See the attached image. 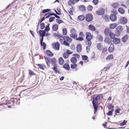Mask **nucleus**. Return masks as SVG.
Masks as SVG:
<instances>
[{"label": "nucleus", "instance_id": "obj_1", "mask_svg": "<svg viewBox=\"0 0 129 129\" xmlns=\"http://www.w3.org/2000/svg\"><path fill=\"white\" fill-rule=\"evenodd\" d=\"M103 97V95L102 94H99L97 96H94L93 99L92 101L93 107L95 110L94 113L97 110V108L99 105V101Z\"/></svg>", "mask_w": 129, "mask_h": 129}, {"label": "nucleus", "instance_id": "obj_2", "mask_svg": "<svg viewBox=\"0 0 129 129\" xmlns=\"http://www.w3.org/2000/svg\"><path fill=\"white\" fill-rule=\"evenodd\" d=\"M71 34L70 36L73 38H75L77 37V35L76 34V30L74 28L72 29L71 30Z\"/></svg>", "mask_w": 129, "mask_h": 129}, {"label": "nucleus", "instance_id": "obj_3", "mask_svg": "<svg viewBox=\"0 0 129 129\" xmlns=\"http://www.w3.org/2000/svg\"><path fill=\"white\" fill-rule=\"evenodd\" d=\"M93 16L90 14H87L86 15L85 17L87 21L88 22H90L93 19Z\"/></svg>", "mask_w": 129, "mask_h": 129}, {"label": "nucleus", "instance_id": "obj_4", "mask_svg": "<svg viewBox=\"0 0 129 129\" xmlns=\"http://www.w3.org/2000/svg\"><path fill=\"white\" fill-rule=\"evenodd\" d=\"M86 40H91L92 37L91 34L89 32H86Z\"/></svg>", "mask_w": 129, "mask_h": 129}, {"label": "nucleus", "instance_id": "obj_5", "mask_svg": "<svg viewBox=\"0 0 129 129\" xmlns=\"http://www.w3.org/2000/svg\"><path fill=\"white\" fill-rule=\"evenodd\" d=\"M52 46L53 48L57 50H58L59 48V44L58 42H56L55 43L53 44Z\"/></svg>", "mask_w": 129, "mask_h": 129}, {"label": "nucleus", "instance_id": "obj_6", "mask_svg": "<svg viewBox=\"0 0 129 129\" xmlns=\"http://www.w3.org/2000/svg\"><path fill=\"white\" fill-rule=\"evenodd\" d=\"M96 14L99 15H103L104 13V9L103 8H102L99 11H96Z\"/></svg>", "mask_w": 129, "mask_h": 129}, {"label": "nucleus", "instance_id": "obj_7", "mask_svg": "<svg viewBox=\"0 0 129 129\" xmlns=\"http://www.w3.org/2000/svg\"><path fill=\"white\" fill-rule=\"evenodd\" d=\"M110 19L113 21H115L117 20V17L116 15L114 14H112L110 17Z\"/></svg>", "mask_w": 129, "mask_h": 129}, {"label": "nucleus", "instance_id": "obj_8", "mask_svg": "<svg viewBox=\"0 0 129 129\" xmlns=\"http://www.w3.org/2000/svg\"><path fill=\"white\" fill-rule=\"evenodd\" d=\"M120 21L121 23L123 24L126 23L127 22V19L126 18L124 17H121L120 19Z\"/></svg>", "mask_w": 129, "mask_h": 129}, {"label": "nucleus", "instance_id": "obj_9", "mask_svg": "<svg viewBox=\"0 0 129 129\" xmlns=\"http://www.w3.org/2000/svg\"><path fill=\"white\" fill-rule=\"evenodd\" d=\"M104 32L105 35L108 36H109V34L111 32V30L109 28H106Z\"/></svg>", "mask_w": 129, "mask_h": 129}, {"label": "nucleus", "instance_id": "obj_10", "mask_svg": "<svg viewBox=\"0 0 129 129\" xmlns=\"http://www.w3.org/2000/svg\"><path fill=\"white\" fill-rule=\"evenodd\" d=\"M77 51L78 52H80L82 50L81 46L80 44H78L76 47Z\"/></svg>", "mask_w": 129, "mask_h": 129}, {"label": "nucleus", "instance_id": "obj_11", "mask_svg": "<svg viewBox=\"0 0 129 129\" xmlns=\"http://www.w3.org/2000/svg\"><path fill=\"white\" fill-rule=\"evenodd\" d=\"M63 38L64 40H67V41L69 43L71 42L72 41L71 38L67 36H64L63 37Z\"/></svg>", "mask_w": 129, "mask_h": 129}, {"label": "nucleus", "instance_id": "obj_12", "mask_svg": "<svg viewBox=\"0 0 129 129\" xmlns=\"http://www.w3.org/2000/svg\"><path fill=\"white\" fill-rule=\"evenodd\" d=\"M114 45L113 44H112L110 45V46L109 47L108 50L109 52H111L114 50Z\"/></svg>", "mask_w": 129, "mask_h": 129}, {"label": "nucleus", "instance_id": "obj_13", "mask_svg": "<svg viewBox=\"0 0 129 129\" xmlns=\"http://www.w3.org/2000/svg\"><path fill=\"white\" fill-rule=\"evenodd\" d=\"M39 33L40 36L44 37L45 35V31L43 30H40L39 31Z\"/></svg>", "mask_w": 129, "mask_h": 129}, {"label": "nucleus", "instance_id": "obj_14", "mask_svg": "<svg viewBox=\"0 0 129 129\" xmlns=\"http://www.w3.org/2000/svg\"><path fill=\"white\" fill-rule=\"evenodd\" d=\"M38 66L40 69L43 70H44L46 68V66L43 64H38Z\"/></svg>", "mask_w": 129, "mask_h": 129}, {"label": "nucleus", "instance_id": "obj_15", "mask_svg": "<svg viewBox=\"0 0 129 129\" xmlns=\"http://www.w3.org/2000/svg\"><path fill=\"white\" fill-rule=\"evenodd\" d=\"M89 29L92 31H94L96 30V29L95 27L92 25H90L88 26Z\"/></svg>", "mask_w": 129, "mask_h": 129}, {"label": "nucleus", "instance_id": "obj_16", "mask_svg": "<svg viewBox=\"0 0 129 129\" xmlns=\"http://www.w3.org/2000/svg\"><path fill=\"white\" fill-rule=\"evenodd\" d=\"M120 42V40L119 39L115 38L113 39V42L114 44H118Z\"/></svg>", "mask_w": 129, "mask_h": 129}, {"label": "nucleus", "instance_id": "obj_17", "mask_svg": "<svg viewBox=\"0 0 129 129\" xmlns=\"http://www.w3.org/2000/svg\"><path fill=\"white\" fill-rule=\"evenodd\" d=\"M104 41L105 43L108 44H109L111 42L110 39L108 37L106 38Z\"/></svg>", "mask_w": 129, "mask_h": 129}, {"label": "nucleus", "instance_id": "obj_18", "mask_svg": "<svg viewBox=\"0 0 129 129\" xmlns=\"http://www.w3.org/2000/svg\"><path fill=\"white\" fill-rule=\"evenodd\" d=\"M103 17L106 21H108L109 20L110 17L108 15H104L103 16Z\"/></svg>", "mask_w": 129, "mask_h": 129}, {"label": "nucleus", "instance_id": "obj_19", "mask_svg": "<svg viewBox=\"0 0 129 129\" xmlns=\"http://www.w3.org/2000/svg\"><path fill=\"white\" fill-rule=\"evenodd\" d=\"M103 47L102 44L100 43H98L97 44V49L99 50H102Z\"/></svg>", "mask_w": 129, "mask_h": 129}, {"label": "nucleus", "instance_id": "obj_20", "mask_svg": "<svg viewBox=\"0 0 129 129\" xmlns=\"http://www.w3.org/2000/svg\"><path fill=\"white\" fill-rule=\"evenodd\" d=\"M63 67L67 70H69L70 69L69 65L68 63L65 64L63 66Z\"/></svg>", "mask_w": 129, "mask_h": 129}, {"label": "nucleus", "instance_id": "obj_21", "mask_svg": "<svg viewBox=\"0 0 129 129\" xmlns=\"http://www.w3.org/2000/svg\"><path fill=\"white\" fill-rule=\"evenodd\" d=\"M119 4L118 3H114L112 5V6L115 8H117L119 7Z\"/></svg>", "mask_w": 129, "mask_h": 129}, {"label": "nucleus", "instance_id": "obj_22", "mask_svg": "<svg viewBox=\"0 0 129 129\" xmlns=\"http://www.w3.org/2000/svg\"><path fill=\"white\" fill-rule=\"evenodd\" d=\"M91 40H85V43L88 46H90L91 44V42L90 41Z\"/></svg>", "mask_w": 129, "mask_h": 129}, {"label": "nucleus", "instance_id": "obj_23", "mask_svg": "<svg viewBox=\"0 0 129 129\" xmlns=\"http://www.w3.org/2000/svg\"><path fill=\"white\" fill-rule=\"evenodd\" d=\"M78 19L80 21H83L85 19L84 16L83 15H80L78 16Z\"/></svg>", "mask_w": 129, "mask_h": 129}, {"label": "nucleus", "instance_id": "obj_24", "mask_svg": "<svg viewBox=\"0 0 129 129\" xmlns=\"http://www.w3.org/2000/svg\"><path fill=\"white\" fill-rule=\"evenodd\" d=\"M59 63L61 65H62L64 63V61L62 57H60L59 59Z\"/></svg>", "mask_w": 129, "mask_h": 129}, {"label": "nucleus", "instance_id": "obj_25", "mask_svg": "<svg viewBox=\"0 0 129 129\" xmlns=\"http://www.w3.org/2000/svg\"><path fill=\"white\" fill-rule=\"evenodd\" d=\"M58 26L57 24H55L53 25L52 27V29L54 31H56L58 28Z\"/></svg>", "mask_w": 129, "mask_h": 129}, {"label": "nucleus", "instance_id": "obj_26", "mask_svg": "<svg viewBox=\"0 0 129 129\" xmlns=\"http://www.w3.org/2000/svg\"><path fill=\"white\" fill-rule=\"evenodd\" d=\"M46 53L48 55L50 56H52L53 55L52 53L49 50H47L46 51Z\"/></svg>", "mask_w": 129, "mask_h": 129}, {"label": "nucleus", "instance_id": "obj_27", "mask_svg": "<svg viewBox=\"0 0 129 129\" xmlns=\"http://www.w3.org/2000/svg\"><path fill=\"white\" fill-rule=\"evenodd\" d=\"M128 36L126 35L124 36L122 38V40L123 42H125L128 39Z\"/></svg>", "mask_w": 129, "mask_h": 129}, {"label": "nucleus", "instance_id": "obj_28", "mask_svg": "<svg viewBox=\"0 0 129 129\" xmlns=\"http://www.w3.org/2000/svg\"><path fill=\"white\" fill-rule=\"evenodd\" d=\"M119 12L121 14H123L124 13V11L122 8H119L118 9Z\"/></svg>", "mask_w": 129, "mask_h": 129}, {"label": "nucleus", "instance_id": "obj_29", "mask_svg": "<svg viewBox=\"0 0 129 129\" xmlns=\"http://www.w3.org/2000/svg\"><path fill=\"white\" fill-rule=\"evenodd\" d=\"M77 61V59L75 57L72 58L71 59V62L73 63H75Z\"/></svg>", "mask_w": 129, "mask_h": 129}, {"label": "nucleus", "instance_id": "obj_30", "mask_svg": "<svg viewBox=\"0 0 129 129\" xmlns=\"http://www.w3.org/2000/svg\"><path fill=\"white\" fill-rule=\"evenodd\" d=\"M113 56L112 55L110 54L108 55L106 58V59L109 60L113 59Z\"/></svg>", "mask_w": 129, "mask_h": 129}, {"label": "nucleus", "instance_id": "obj_31", "mask_svg": "<svg viewBox=\"0 0 129 129\" xmlns=\"http://www.w3.org/2000/svg\"><path fill=\"white\" fill-rule=\"evenodd\" d=\"M50 62L52 64L54 65V66L55 64V61H56V59L55 58H52L50 59Z\"/></svg>", "mask_w": 129, "mask_h": 129}, {"label": "nucleus", "instance_id": "obj_32", "mask_svg": "<svg viewBox=\"0 0 129 129\" xmlns=\"http://www.w3.org/2000/svg\"><path fill=\"white\" fill-rule=\"evenodd\" d=\"M77 67V64L75 63H73L71 65V67L72 69H75Z\"/></svg>", "mask_w": 129, "mask_h": 129}, {"label": "nucleus", "instance_id": "obj_33", "mask_svg": "<svg viewBox=\"0 0 129 129\" xmlns=\"http://www.w3.org/2000/svg\"><path fill=\"white\" fill-rule=\"evenodd\" d=\"M74 1L73 0H70L68 2V4L70 6H72V4H74Z\"/></svg>", "mask_w": 129, "mask_h": 129}, {"label": "nucleus", "instance_id": "obj_34", "mask_svg": "<svg viewBox=\"0 0 129 129\" xmlns=\"http://www.w3.org/2000/svg\"><path fill=\"white\" fill-rule=\"evenodd\" d=\"M117 26L116 24L114 23L110 24V28L111 29H113L115 28Z\"/></svg>", "mask_w": 129, "mask_h": 129}, {"label": "nucleus", "instance_id": "obj_35", "mask_svg": "<svg viewBox=\"0 0 129 129\" xmlns=\"http://www.w3.org/2000/svg\"><path fill=\"white\" fill-rule=\"evenodd\" d=\"M79 9L81 11H83L85 9V7L83 5H81L79 7Z\"/></svg>", "mask_w": 129, "mask_h": 129}, {"label": "nucleus", "instance_id": "obj_36", "mask_svg": "<svg viewBox=\"0 0 129 129\" xmlns=\"http://www.w3.org/2000/svg\"><path fill=\"white\" fill-rule=\"evenodd\" d=\"M108 106L109 110L113 111V108L114 107V106H112V105L110 104L108 105Z\"/></svg>", "mask_w": 129, "mask_h": 129}, {"label": "nucleus", "instance_id": "obj_37", "mask_svg": "<svg viewBox=\"0 0 129 129\" xmlns=\"http://www.w3.org/2000/svg\"><path fill=\"white\" fill-rule=\"evenodd\" d=\"M69 56L68 54L67 53H64L63 55V57L66 59L68 58L69 57Z\"/></svg>", "mask_w": 129, "mask_h": 129}, {"label": "nucleus", "instance_id": "obj_38", "mask_svg": "<svg viewBox=\"0 0 129 129\" xmlns=\"http://www.w3.org/2000/svg\"><path fill=\"white\" fill-rule=\"evenodd\" d=\"M40 44L42 46H43V48L44 49H45L46 48V45L45 43L44 42H42V43H40Z\"/></svg>", "mask_w": 129, "mask_h": 129}, {"label": "nucleus", "instance_id": "obj_39", "mask_svg": "<svg viewBox=\"0 0 129 129\" xmlns=\"http://www.w3.org/2000/svg\"><path fill=\"white\" fill-rule=\"evenodd\" d=\"M49 26V24H48L45 27V30L46 31H48L50 30V28Z\"/></svg>", "mask_w": 129, "mask_h": 129}, {"label": "nucleus", "instance_id": "obj_40", "mask_svg": "<svg viewBox=\"0 0 129 129\" xmlns=\"http://www.w3.org/2000/svg\"><path fill=\"white\" fill-rule=\"evenodd\" d=\"M40 28L43 29L45 27V24L44 23H42L40 24Z\"/></svg>", "mask_w": 129, "mask_h": 129}, {"label": "nucleus", "instance_id": "obj_41", "mask_svg": "<svg viewBox=\"0 0 129 129\" xmlns=\"http://www.w3.org/2000/svg\"><path fill=\"white\" fill-rule=\"evenodd\" d=\"M29 74L30 75V76H32L35 74L33 71L30 70H29Z\"/></svg>", "mask_w": 129, "mask_h": 129}, {"label": "nucleus", "instance_id": "obj_42", "mask_svg": "<svg viewBox=\"0 0 129 129\" xmlns=\"http://www.w3.org/2000/svg\"><path fill=\"white\" fill-rule=\"evenodd\" d=\"M63 34L64 35H66L67 34V31L66 29L65 28H63L62 29Z\"/></svg>", "mask_w": 129, "mask_h": 129}, {"label": "nucleus", "instance_id": "obj_43", "mask_svg": "<svg viewBox=\"0 0 129 129\" xmlns=\"http://www.w3.org/2000/svg\"><path fill=\"white\" fill-rule=\"evenodd\" d=\"M127 121H125V120H124L123 122L121 123H120V124L121 126H122L124 125L126 123Z\"/></svg>", "mask_w": 129, "mask_h": 129}, {"label": "nucleus", "instance_id": "obj_44", "mask_svg": "<svg viewBox=\"0 0 129 129\" xmlns=\"http://www.w3.org/2000/svg\"><path fill=\"white\" fill-rule=\"evenodd\" d=\"M120 31L119 30L116 29V31L115 32V34L116 36H119L120 34Z\"/></svg>", "mask_w": 129, "mask_h": 129}, {"label": "nucleus", "instance_id": "obj_45", "mask_svg": "<svg viewBox=\"0 0 129 129\" xmlns=\"http://www.w3.org/2000/svg\"><path fill=\"white\" fill-rule=\"evenodd\" d=\"M109 35L111 39H113L114 37V34L111 32L109 34Z\"/></svg>", "mask_w": 129, "mask_h": 129}, {"label": "nucleus", "instance_id": "obj_46", "mask_svg": "<svg viewBox=\"0 0 129 129\" xmlns=\"http://www.w3.org/2000/svg\"><path fill=\"white\" fill-rule=\"evenodd\" d=\"M93 9V7L91 5H89L87 8V9L89 11H91Z\"/></svg>", "mask_w": 129, "mask_h": 129}, {"label": "nucleus", "instance_id": "obj_47", "mask_svg": "<svg viewBox=\"0 0 129 129\" xmlns=\"http://www.w3.org/2000/svg\"><path fill=\"white\" fill-rule=\"evenodd\" d=\"M98 0H93L92 1V3L95 5L98 4Z\"/></svg>", "mask_w": 129, "mask_h": 129}, {"label": "nucleus", "instance_id": "obj_48", "mask_svg": "<svg viewBox=\"0 0 129 129\" xmlns=\"http://www.w3.org/2000/svg\"><path fill=\"white\" fill-rule=\"evenodd\" d=\"M55 18L54 17H50L49 19V21L51 22H52L55 19Z\"/></svg>", "mask_w": 129, "mask_h": 129}, {"label": "nucleus", "instance_id": "obj_49", "mask_svg": "<svg viewBox=\"0 0 129 129\" xmlns=\"http://www.w3.org/2000/svg\"><path fill=\"white\" fill-rule=\"evenodd\" d=\"M82 58L83 60H86L88 59V57L87 56L84 55L82 56Z\"/></svg>", "mask_w": 129, "mask_h": 129}, {"label": "nucleus", "instance_id": "obj_50", "mask_svg": "<svg viewBox=\"0 0 129 129\" xmlns=\"http://www.w3.org/2000/svg\"><path fill=\"white\" fill-rule=\"evenodd\" d=\"M123 28L122 26H118L116 28V29L119 30L120 31H122V30Z\"/></svg>", "mask_w": 129, "mask_h": 129}, {"label": "nucleus", "instance_id": "obj_51", "mask_svg": "<svg viewBox=\"0 0 129 129\" xmlns=\"http://www.w3.org/2000/svg\"><path fill=\"white\" fill-rule=\"evenodd\" d=\"M50 10V9H44L43 11V13H45L49 12Z\"/></svg>", "mask_w": 129, "mask_h": 129}, {"label": "nucleus", "instance_id": "obj_52", "mask_svg": "<svg viewBox=\"0 0 129 129\" xmlns=\"http://www.w3.org/2000/svg\"><path fill=\"white\" fill-rule=\"evenodd\" d=\"M76 40H77L79 41H81L83 40V37H79Z\"/></svg>", "mask_w": 129, "mask_h": 129}, {"label": "nucleus", "instance_id": "obj_53", "mask_svg": "<svg viewBox=\"0 0 129 129\" xmlns=\"http://www.w3.org/2000/svg\"><path fill=\"white\" fill-rule=\"evenodd\" d=\"M98 38L100 41H102L103 40V37L102 36L99 35L98 36Z\"/></svg>", "mask_w": 129, "mask_h": 129}, {"label": "nucleus", "instance_id": "obj_54", "mask_svg": "<svg viewBox=\"0 0 129 129\" xmlns=\"http://www.w3.org/2000/svg\"><path fill=\"white\" fill-rule=\"evenodd\" d=\"M113 111V110H110L107 113V114L108 115L110 116L112 114V112Z\"/></svg>", "mask_w": 129, "mask_h": 129}, {"label": "nucleus", "instance_id": "obj_55", "mask_svg": "<svg viewBox=\"0 0 129 129\" xmlns=\"http://www.w3.org/2000/svg\"><path fill=\"white\" fill-rule=\"evenodd\" d=\"M51 14H52V13H48L47 14H46V15H47L46 16L45 18L46 19V18H48L49 17H50L51 16V15H51Z\"/></svg>", "mask_w": 129, "mask_h": 129}, {"label": "nucleus", "instance_id": "obj_56", "mask_svg": "<svg viewBox=\"0 0 129 129\" xmlns=\"http://www.w3.org/2000/svg\"><path fill=\"white\" fill-rule=\"evenodd\" d=\"M63 43L64 45L67 46H69V44L67 42L65 41H64Z\"/></svg>", "mask_w": 129, "mask_h": 129}, {"label": "nucleus", "instance_id": "obj_57", "mask_svg": "<svg viewBox=\"0 0 129 129\" xmlns=\"http://www.w3.org/2000/svg\"><path fill=\"white\" fill-rule=\"evenodd\" d=\"M53 69L54 70V71H55V72H57L58 71V69L56 68V66H54V67L53 68Z\"/></svg>", "mask_w": 129, "mask_h": 129}, {"label": "nucleus", "instance_id": "obj_58", "mask_svg": "<svg viewBox=\"0 0 129 129\" xmlns=\"http://www.w3.org/2000/svg\"><path fill=\"white\" fill-rule=\"evenodd\" d=\"M56 21L59 24H60V23L63 22V21L61 20L58 19H57L56 20Z\"/></svg>", "mask_w": 129, "mask_h": 129}, {"label": "nucleus", "instance_id": "obj_59", "mask_svg": "<svg viewBox=\"0 0 129 129\" xmlns=\"http://www.w3.org/2000/svg\"><path fill=\"white\" fill-rule=\"evenodd\" d=\"M86 50L87 52L88 53L90 50V46H88L86 47Z\"/></svg>", "mask_w": 129, "mask_h": 129}, {"label": "nucleus", "instance_id": "obj_60", "mask_svg": "<svg viewBox=\"0 0 129 129\" xmlns=\"http://www.w3.org/2000/svg\"><path fill=\"white\" fill-rule=\"evenodd\" d=\"M51 15H54L57 18H60V17L59 16H57V15H56V14L53 13H52V14Z\"/></svg>", "mask_w": 129, "mask_h": 129}, {"label": "nucleus", "instance_id": "obj_61", "mask_svg": "<svg viewBox=\"0 0 129 129\" xmlns=\"http://www.w3.org/2000/svg\"><path fill=\"white\" fill-rule=\"evenodd\" d=\"M73 56H76L77 58H79L80 56L78 54H75L73 55Z\"/></svg>", "mask_w": 129, "mask_h": 129}, {"label": "nucleus", "instance_id": "obj_62", "mask_svg": "<svg viewBox=\"0 0 129 129\" xmlns=\"http://www.w3.org/2000/svg\"><path fill=\"white\" fill-rule=\"evenodd\" d=\"M67 53H68L69 55V54H70L72 53V52H71L70 51L68 50L67 51Z\"/></svg>", "mask_w": 129, "mask_h": 129}, {"label": "nucleus", "instance_id": "obj_63", "mask_svg": "<svg viewBox=\"0 0 129 129\" xmlns=\"http://www.w3.org/2000/svg\"><path fill=\"white\" fill-rule=\"evenodd\" d=\"M120 110V109H117L116 110L115 112V113L116 114V113H119V111Z\"/></svg>", "mask_w": 129, "mask_h": 129}, {"label": "nucleus", "instance_id": "obj_64", "mask_svg": "<svg viewBox=\"0 0 129 129\" xmlns=\"http://www.w3.org/2000/svg\"><path fill=\"white\" fill-rule=\"evenodd\" d=\"M79 35L80 36H83L84 34L83 32H80L79 34Z\"/></svg>", "mask_w": 129, "mask_h": 129}]
</instances>
